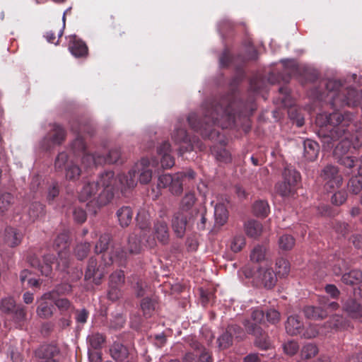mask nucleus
<instances>
[{"label": "nucleus", "instance_id": "obj_1", "mask_svg": "<svg viewBox=\"0 0 362 362\" xmlns=\"http://www.w3.org/2000/svg\"><path fill=\"white\" fill-rule=\"evenodd\" d=\"M202 109L203 118L192 112L187 117V122L194 132L204 139L211 140L219 134L215 126L231 128L235 125L236 117L247 116L249 110L247 105L238 98L235 90L220 98L205 101Z\"/></svg>", "mask_w": 362, "mask_h": 362}, {"label": "nucleus", "instance_id": "obj_2", "mask_svg": "<svg viewBox=\"0 0 362 362\" xmlns=\"http://www.w3.org/2000/svg\"><path fill=\"white\" fill-rule=\"evenodd\" d=\"M316 122L321 127L320 134L322 135L325 148L330 149L334 146L333 142L340 140L334 149L333 156L339 164L353 168L355 160L349 153L351 148H358L359 144L358 136L351 132L353 127L350 122L340 112H334L317 115Z\"/></svg>", "mask_w": 362, "mask_h": 362}, {"label": "nucleus", "instance_id": "obj_3", "mask_svg": "<svg viewBox=\"0 0 362 362\" xmlns=\"http://www.w3.org/2000/svg\"><path fill=\"white\" fill-rule=\"evenodd\" d=\"M118 189L114 172L105 171L100 175L98 181L86 183L78 198L83 202L88 201L86 204L88 211L96 214L102 206L111 202Z\"/></svg>", "mask_w": 362, "mask_h": 362}, {"label": "nucleus", "instance_id": "obj_4", "mask_svg": "<svg viewBox=\"0 0 362 362\" xmlns=\"http://www.w3.org/2000/svg\"><path fill=\"white\" fill-rule=\"evenodd\" d=\"M322 85L325 90L317 91L316 98L327 100L334 110L344 106L355 107L360 103L362 93L354 88H344L339 80L329 79L322 82Z\"/></svg>", "mask_w": 362, "mask_h": 362}, {"label": "nucleus", "instance_id": "obj_5", "mask_svg": "<svg viewBox=\"0 0 362 362\" xmlns=\"http://www.w3.org/2000/svg\"><path fill=\"white\" fill-rule=\"evenodd\" d=\"M148 158H141L139 163L130 170L127 174H119L118 182L122 193L128 189H132L136 185L137 178L141 184H148L152 178V170L149 168Z\"/></svg>", "mask_w": 362, "mask_h": 362}, {"label": "nucleus", "instance_id": "obj_6", "mask_svg": "<svg viewBox=\"0 0 362 362\" xmlns=\"http://www.w3.org/2000/svg\"><path fill=\"white\" fill-rule=\"evenodd\" d=\"M196 173L192 169L185 172H179L173 175L170 174L161 175L158 177V187L159 189L168 188L170 192L175 196H179L183 191V185L186 181H191L195 178Z\"/></svg>", "mask_w": 362, "mask_h": 362}, {"label": "nucleus", "instance_id": "obj_7", "mask_svg": "<svg viewBox=\"0 0 362 362\" xmlns=\"http://www.w3.org/2000/svg\"><path fill=\"white\" fill-rule=\"evenodd\" d=\"M300 180V173L292 166H286L282 172V181L276 185V192L284 197H293Z\"/></svg>", "mask_w": 362, "mask_h": 362}, {"label": "nucleus", "instance_id": "obj_8", "mask_svg": "<svg viewBox=\"0 0 362 362\" xmlns=\"http://www.w3.org/2000/svg\"><path fill=\"white\" fill-rule=\"evenodd\" d=\"M173 140L177 144L180 145L178 149L179 154L182 156L185 153L192 151H204L206 148L205 145L198 138L190 139L185 128L176 127L173 135Z\"/></svg>", "mask_w": 362, "mask_h": 362}, {"label": "nucleus", "instance_id": "obj_9", "mask_svg": "<svg viewBox=\"0 0 362 362\" xmlns=\"http://www.w3.org/2000/svg\"><path fill=\"white\" fill-rule=\"evenodd\" d=\"M54 248L58 252V259L55 258L57 268L65 270L69 264V237L66 231L59 233L54 242Z\"/></svg>", "mask_w": 362, "mask_h": 362}, {"label": "nucleus", "instance_id": "obj_10", "mask_svg": "<svg viewBox=\"0 0 362 362\" xmlns=\"http://www.w3.org/2000/svg\"><path fill=\"white\" fill-rule=\"evenodd\" d=\"M51 127L42 141V147L45 151H50L54 146L61 145L66 136V132L62 125L54 123Z\"/></svg>", "mask_w": 362, "mask_h": 362}, {"label": "nucleus", "instance_id": "obj_11", "mask_svg": "<svg viewBox=\"0 0 362 362\" xmlns=\"http://www.w3.org/2000/svg\"><path fill=\"white\" fill-rule=\"evenodd\" d=\"M244 326L248 334L255 337V345L261 349H269L272 344L267 334L259 325L252 323L248 320L244 321Z\"/></svg>", "mask_w": 362, "mask_h": 362}, {"label": "nucleus", "instance_id": "obj_12", "mask_svg": "<svg viewBox=\"0 0 362 362\" xmlns=\"http://www.w3.org/2000/svg\"><path fill=\"white\" fill-rule=\"evenodd\" d=\"M321 177L325 181V188L327 191L339 188L342 184V177L339 174L338 168L334 165L325 166L321 173Z\"/></svg>", "mask_w": 362, "mask_h": 362}, {"label": "nucleus", "instance_id": "obj_13", "mask_svg": "<svg viewBox=\"0 0 362 362\" xmlns=\"http://www.w3.org/2000/svg\"><path fill=\"white\" fill-rule=\"evenodd\" d=\"M28 262L31 267L37 268L41 274L49 276L52 272V264L56 262L54 255L47 254L43 256L42 264L35 254H30L27 257Z\"/></svg>", "mask_w": 362, "mask_h": 362}, {"label": "nucleus", "instance_id": "obj_14", "mask_svg": "<svg viewBox=\"0 0 362 362\" xmlns=\"http://www.w3.org/2000/svg\"><path fill=\"white\" fill-rule=\"evenodd\" d=\"M121 156L119 148H115L111 149L107 156H100L99 154L88 155L84 157L83 162H88V166H95L103 163H115Z\"/></svg>", "mask_w": 362, "mask_h": 362}, {"label": "nucleus", "instance_id": "obj_15", "mask_svg": "<svg viewBox=\"0 0 362 362\" xmlns=\"http://www.w3.org/2000/svg\"><path fill=\"white\" fill-rule=\"evenodd\" d=\"M124 273L122 270L113 272L109 279L108 298L112 300H116L120 295V288L124 284Z\"/></svg>", "mask_w": 362, "mask_h": 362}, {"label": "nucleus", "instance_id": "obj_16", "mask_svg": "<svg viewBox=\"0 0 362 362\" xmlns=\"http://www.w3.org/2000/svg\"><path fill=\"white\" fill-rule=\"evenodd\" d=\"M105 274V267L102 265L98 266L97 260L94 257H90L86 270L85 279L92 281L95 285H100Z\"/></svg>", "mask_w": 362, "mask_h": 362}, {"label": "nucleus", "instance_id": "obj_17", "mask_svg": "<svg viewBox=\"0 0 362 362\" xmlns=\"http://www.w3.org/2000/svg\"><path fill=\"white\" fill-rule=\"evenodd\" d=\"M277 276L272 268L260 267L257 272L256 278L265 288L270 289L276 285Z\"/></svg>", "mask_w": 362, "mask_h": 362}, {"label": "nucleus", "instance_id": "obj_18", "mask_svg": "<svg viewBox=\"0 0 362 362\" xmlns=\"http://www.w3.org/2000/svg\"><path fill=\"white\" fill-rule=\"evenodd\" d=\"M129 253L122 247L113 248L111 254L108 255L107 259L105 255H103V261L105 266H109L114 262L118 264L119 266H124L128 259Z\"/></svg>", "mask_w": 362, "mask_h": 362}, {"label": "nucleus", "instance_id": "obj_19", "mask_svg": "<svg viewBox=\"0 0 362 362\" xmlns=\"http://www.w3.org/2000/svg\"><path fill=\"white\" fill-rule=\"evenodd\" d=\"M111 357L116 362H124L132 358L129 348L120 342H114L110 348Z\"/></svg>", "mask_w": 362, "mask_h": 362}, {"label": "nucleus", "instance_id": "obj_20", "mask_svg": "<svg viewBox=\"0 0 362 362\" xmlns=\"http://www.w3.org/2000/svg\"><path fill=\"white\" fill-rule=\"evenodd\" d=\"M69 49L77 58L86 57L88 54V48L86 42L76 35L71 36Z\"/></svg>", "mask_w": 362, "mask_h": 362}, {"label": "nucleus", "instance_id": "obj_21", "mask_svg": "<svg viewBox=\"0 0 362 362\" xmlns=\"http://www.w3.org/2000/svg\"><path fill=\"white\" fill-rule=\"evenodd\" d=\"M170 144L168 141H164L157 148V153L160 157V164L163 168H170L175 165V160L170 156Z\"/></svg>", "mask_w": 362, "mask_h": 362}, {"label": "nucleus", "instance_id": "obj_22", "mask_svg": "<svg viewBox=\"0 0 362 362\" xmlns=\"http://www.w3.org/2000/svg\"><path fill=\"white\" fill-rule=\"evenodd\" d=\"M304 327L303 322L301 317L296 315L288 317L285 323L286 332L291 336H296L303 332Z\"/></svg>", "mask_w": 362, "mask_h": 362}, {"label": "nucleus", "instance_id": "obj_23", "mask_svg": "<svg viewBox=\"0 0 362 362\" xmlns=\"http://www.w3.org/2000/svg\"><path fill=\"white\" fill-rule=\"evenodd\" d=\"M187 223V216L183 212L177 211L172 219V227L177 237L182 238L185 233Z\"/></svg>", "mask_w": 362, "mask_h": 362}, {"label": "nucleus", "instance_id": "obj_24", "mask_svg": "<svg viewBox=\"0 0 362 362\" xmlns=\"http://www.w3.org/2000/svg\"><path fill=\"white\" fill-rule=\"evenodd\" d=\"M50 299H43L42 296L37 300V307L36 309L37 315L42 319H49L52 317L54 305L52 303L49 302Z\"/></svg>", "mask_w": 362, "mask_h": 362}, {"label": "nucleus", "instance_id": "obj_25", "mask_svg": "<svg viewBox=\"0 0 362 362\" xmlns=\"http://www.w3.org/2000/svg\"><path fill=\"white\" fill-rule=\"evenodd\" d=\"M71 147L73 153L76 156H82L81 163L85 168H90L92 167V166L87 165V164H88L87 161L86 163L83 162L84 157L88 155H91V154L88 153L87 152L86 143L84 141V139L81 136H79V135L77 136V137L71 143Z\"/></svg>", "mask_w": 362, "mask_h": 362}, {"label": "nucleus", "instance_id": "obj_26", "mask_svg": "<svg viewBox=\"0 0 362 362\" xmlns=\"http://www.w3.org/2000/svg\"><path fill=\"white\" fill-rule=\"evenodd\" d=\"M343 310L352 318L362 317V305L355 299L349 298L344 301Z\"/></svg>", "mask_w": 362, "mask_h": 362}, {"label": "nucleus", "instance_id": "obj_27", "mask_svg": "<svg viewBox=\"0 0 362 362\" xmlns=\"http://www.w3.org/2000/svg\"><path fill=\"white\" fill-rule=\"evenodd\" d=\"M158 305L157 299L155 297H144L141 300L140 309L142 311L143 316L146 318L151 317Z\"/></svg>", "mask_w": 362, "mask_h": 362}, {"label": "nucleus", "instance_id": "obj_28", "mask_svg": "<svg viewBox=\"0 0 362 362\" xmlns=\"http://www.w3.org/2000/svg\"><path fill=\"white\" fill-rule=\"evenodd\" d=\"M303 156L307 160L313 161L317 158L320 151V146L316 141L312 139L305 140L303 141Z\"/></svg>", "mask_w": 362, "mask_h": 362}, {"label": "nucleus", "instance_id": "obj_29", "mask_svg": "<svg viewBox=\"0 0 362 362\" xmlns=\"http://www.w3.org/2000/svg\"><path fill=\"white\" fill-rule=\"evenodd\" d=\"M71 291V285L67 283H63L57 285L52 291L45 293L42 295V298L55 300V298L69 294Z\"/></svg>", "mask_w": 362, "mask_h": 362}, {"label": "nucleus", "instance_id": "obj_30", "mask_svg": "<svg viewBox=\"0 0 362 362\" xmlns=\"http://www.w3.org/2000/svg\"><path fill=\"white\" fill-rule=\"evenodd\" d=\"M154 234L159 242L167 244L169 240V231L168 224L163 220L157 221L154 223Z\"/></svg>", "mask_w": 362, "mask_h": 362}, {"label": "nucleus", "instance_id": "obj_31", "mask_svg": "<svg viewBox=\"0 0 362 362\" xmlns=\"http://www.w3.org/2000/svg\"><path fill=\"white\" fill-rule=\"evenodd\" d=\"M58 354V348L52 344L41 345L35 351V355L37 358L44 359L45 361L51 358H54Z\"/></svg>", "mask_w": 362, "mask_h": 362}, {"label": "nucleus", "instance_id": "obj_32", "mask_svg": "<svg viewBox=\"0 0 362 362\" xmlns=\"http://www.w3.org/2000/svg\"><path fill=\"white\" fill-rule=\"evenodd\" d=\"M303 313L307 318L314 320H322L328 315V312L323 308L322 305L320 307L306 306L303 309Z\"/></svg>", "mask_w": 362, "mask_h": 362}, {"label": "nucleus", "instance_id": "obj_33", "mask_svg": "<svg viewBox=\"0 0 362 362\" xmlns=\"http://www.w3.org/2000/svg\"><path fill=\"white\" fill-rule=\"evenodd\" d=\"M319 349L314 343L305 344L300 353V359L298 362H308L307 361L314 358L317 355Z\"/></svg>", "mask_w": 362, "mask_h": 362}, {"label": "nucleus", "instance_id": "obj_34", "mask_svg": "<svg viewBox=\"0 0 362 362\" xmlns=\"http://www.w3.org/2000/svg\"><path fill=\"white\" fill-rule=\"evenodd\" d=\"M23 235L13 228H7L5 230L4 240L6 243L11 247H14L18 245L22 240Z\"/></svg>", "mask_w": 362, "mask_h": 362}, {"label": "nucleus", "instance_id": "obj_35", "mask_svg": "<svg viewBox=\"0 0 362 362\" xmlns=\"http://www.w3.org/2000/svg\"><path fill=\"white\" fill-rule=\"evenodd\" d=\"M117 216L119 225L122 228L127 227L132 222L133 217V211L129 206H122L117 211Z\"/></svg>", "mask_w": 362, "mask_h": 362}, {"label": "nucleus", "instance_id": "obj_36", "mask_svg": "<svg viewBox=\"0 0 362 362\" xmlns=\"http://www.w3.org/2000/svg\"><path fill=\"white\" fill-rule=\"evenodd\" d=\"M245 231L247 236L252 238H257L262 232V225L256 220H249L245 223Z\"/></svg>", "mask_w": 362, "mask_h": 362}, {"label": "nucleus", "instance_id": "obj_37", "mask_svg": "<svg viewBox=\"0 0 362 362\" xmlns=\"http://www.w3.org/2000/svg\"><path fill=\"white\" fill-rule=\"evenodd\" d=\"M152 216L145 209H141L136 216V221L137 226L142 230L149 229L151 223Z\"/></svg>", "mask_w": 362, "mask_h": 362}, {"label": "nucleus", "instance_id": "obj_38", "mask_svg": "<svg viewBox=\"0 0 362 362\" xmlns=\"http://www.w3.org/2000/svg\"><path fill=\"white\" fill-rule=\"evenodd\" d=\"M196 202L197 197L194 192H186L180 202L179 211L183 213L189 211L193 208Z\"/></svg>", "mask_w": 362, "mask_h": 362}, {"label": "nucleus", "instance_id": "obj_39", "mask_svg": "<svg viewBox=\"0 0 362 362\" xmlns=\"http://www.w3.org/2000/svg\"><path fill=\"white\" fill-rule=\"evenodd\" d=\"M105 341L106 336L99 332H93L87 337L89 348L91 349L101 350Z\"/></svg>", "mask_w": 362, "mask_h": 362}, {"label": "nucleus", "instance_id": "obj_40", "mask_svg": "<svg viewBox=\"0 0 362 362\" xmlns=\"http://www.w3.org/2000/svg\"><path fill=\"white\" fill-rule=\"evenodd\" d=\"M341 281L346 285H357L362 281V272L360 270H351V272L343 274Z\"/></svg>", "mask_w": 362, "mask_h": 362}, {"label": "nucleus", "instance_id": "obj_41", "mask_svg": "<svg viewBox=\"0 0 362 362\" xmlns=\"http://www.w3.org/2000/svg\"><path fill=\"white\" fill-rule=\"evenodd\" d=\"M214 216L216 223L220 226L224 225L228 217V210L222 203L216 204L214 206Z\"/></svg>", "mask_w": 362, "mask_h": 362}, {"label": "nucleus", "instance_id": "obj_42", "mask_svg": "<svg viewBox=\"0 0 362 362\" xmlns=\"http://www.w3.org/2000/svg\"><path fill=\"white\" fill-rule=\"evenodd\" d=\"M253 214L258 217L265 218L268 216L270 208L266 200L256 201L252 206Z\"/></svg>", "mask_w": 362, "mask_h": 362}, {"label": "nucleus", "instance_id": "obj_43", "mask_svg": "<svg viewBox=\"0 0 362 362\" xmlns=\"http://www.w3.org/2000/svg\"><path fill=\"white\" fill-rule=\"evenodd\" d=\"M127 247L129 255H137L141 252L142 249L141 240L136 234L129 235Z\"/></svg>", "mask_w": 362, "mask_h": 362}, {"label": "nucleus", "instance_id": "obj_44", "mask_svg": "<svg viewBox=\"0 0 362 362\" xmlns=\"http://www.w3.org/2000/svg\"><path fill=\"white\" fill-rule=\"evenodd\" d=\"M323 326H319L315 324H310L305 330H303L302 337L305 339H313L319 334H326L327 331H323Z\"/></svg>", "mask_w": 362, "mask_h": 362}, {"label": "nucleus", "instance_id": "obj_45", "mask_svg": "<svg viewBox=\"0 0 362 362\" xmlns=\"http://www.w3.org/2000/svg\"><path fill=\"white\" fill-rule=\"evenodd\" d=\"M51 300L54 302V305L58 308L62 315H66L69 314L74 309V305L67 298H55V300Z\"/></svg>", "mask_w": 362, "mask_h": 362}, {"label": "nucleus", "instance_id": "obj_46", "mask_svg": "<svg viewBox=\"0 0 362 362\" xmlns=\"http://www.w3.org/2000/svg\"><path fill=\"white\" fill-rule=\"evenodd\" d=\"M13 320L15 323L19 327H22L25 325L27 321V312L26 308L22 305H18L13 310Z\"/></svg>", "mask_w": 362, "mask_h": 362}, {"label": "nucleus", "instance_id": "obj_47", "mask_svg": "<svg viewBox=\"0 0 362 362\" xmlns=\"http://www.w3.org/2000/svg\"><path fill=\"white\" fill-rule=\"evenodd\" d=\"M191 346L199 356L198 362H212L210 353L200 343L194 341L191 344Z\"/></svg>", "mask_w": 362, "mask_h": 362}, {"label": "nucleus", "instance_id": "obj_48", "mask_svg": "<svg viewBox=\"0 0 362 362\" xmlns=\"http://www.w3.org/2000/svg\"><path fill=\"white\" fill-rule=\"evenodd\" d=\"M276 273L280 278L286 276L290 272L289 262L283 257L278 258L275 264Z\"/></svg>", "mask_w": 362, "mask_h": 362}, {"label": "nucleus", "instance_id": "obj_49", "mask_svg": "<svg viewBox=\"0 0 362 362\" xmlns=\"http://www.w3.org/2000/svg\"><path fill=\"white\" fill-rule=\"evenodd\" d=\"M112 240V236L109 233H104L100 235L98 242L95 246V252L103 253L108 248V246Z\"/></svg>", "mask_w": 362, "mask_h": 362}, {"label": "nucleus", "instance_id": "obj_50", "mask_svg": "<svg viewBox=\"0 0 362 362\" xmlns=\"http://www.w3.org/2000/svg\"><path fill=\"white\" fill-rule=\"evenodd\" d=\"M72 161H69L68 154L64 152H60L54 161V168L56 171L62 172L65 170L69 164H71Z\"/></svg>", "mask_w": 362, "mask_h": 362}, {"label": "nucleus", "instance_id": "obj_51", "mask_svg": "<svg viewBox=\"0 0 362 362\" xmlns=\"http://www.w3.org/2000/svg\"><path fill=\"white\" fill-rule=\"evenodd\" d=\"M28 214L30 218L35 221L45 214V206L40 202H33L30 206Z\"/></svg>", "mask_w": 362, "mask_h": 362}, {"label": "nucleus", "instance_id": "obj_52", "mask_svg": "<svg viewBox=\"0 0 362 362\" xmlns=\"http://www.w3.org/2000/svg\"><path fill=\"white\" fill-rule=\"evenodd\" d=\"M66 178L69 180L75 181L78 180L81 175V170L78 165L73 162L69 164L65 169Z\"/></svg>", "mask_w": 362, "mask_h": 362}, {"label": "nucleus", "instance_id": "obj_53", "mask_svg": "<svg viewBox=\"0 0 362 362\" xmlns=\"http://www.w3.org/2000/svg\"><path fill=\"white\" fill-rule=\"evenodd\" d=\"M349 192L358 194L362 190V176L361 175L352 177L347 185Z\"/></svg>", "mask_w": 362, "mask_h": 362}, {"label": "nucleus", "instance_id": "obj_54", "mask_svg": "<svg viewBox=\"0 0 362 362\" xmlns=\"http://www.w3.org/2000/svg\"><path fill=\"white\" fill-rule=\"evenodd\" d=\"M90 243L88 242L78 244L74 250L75 255L78 259H83L88 256L90 250Z\"/></svg>", "mask_w": 362, "mask_h": 362}, {"label": "nucleus", "instance_id": "obj_55", "mask_svg": "<svg viewBox=\"0 0 362 362\" xmlns=\"http://www.w3.org/2000/svg\"><path fill=\"white\" fill-rule=\"evenodd\" d=\"M279 245L283 250H290L295 245V239L291 235L284 234L280 236L279 239Z\"/></svg>", "mask_w": 362, "mask_h": 362}, {"label": "nucleus", "instance_id": "obj_56", "mask_svg": "<svg viewBox=\"0 0 362 362\" xmlns=\"http://www.w3.org/2000/svg\"><path fill=\"white\" fill-rule=\"evenodd\" d=\"M306 82H314L319 76L317 71L309 67H303L299 70Z\"/></svg>", "mask_w": 362, "mask_h": 362}, {"label": "nucleus", "instance_id": "obj_57", "mask_svg": "<svg viewBox=\"0 0 362 362\" xmlns=\"http://www.w3.org/2000/svg\"><path fill=\"white\" fill-rule=\"evenodd\" d=\"M344 318L341 315H332L329 320L323 325L324 328L339 329L343 326Z\"/></svg>", "mask_w": 362, "mask_h": 362}, {"label": "nucleus", "instance_id": "obj_58", "mask_svg": "<svg viewBox=\"0 0 362 362\" xmlns=\"http://www.w3.org/2000/svg\"><path fill=\"white\" fill-rule=\"evenodd\" d=\"M245 245V238L243 235H235L230 244V249L234 252H238L242 250V249Z\"/></svg>", "mask_w": 362, "mask_h": 362}, {"label": "nucleus", "instance_id": "obj_59", "mask_svg": "<svg viewBox=\"0 0 362 362\" xmlns=\"http://www.w3.org/2000/svg\"><path fill=\"white\" fill-rule=\"evenodd\" d=\"M16 302L13 298L8 297L3 298L0 303V310L6 313H9L13 311L16 308Z\"/></svg>", "mask_w": 362, "mask_h": 362}, {"label": "nucleus", "instance_id": "obj_60", "mask_svg": "<svg viewBox=\"0 0 362 362\" xmlns=\"http://www.w3.org/2000/svg\"><path fill=\"white\" fill-rule=\"evenodd\" d=\"M13 202V197L11 193L6 192L0 195V209L2 212L8 210Z\"/></svg>", "mask_w": 362, "mask_h": 362}, {"label": "nucleus", "instance_id": "obj_61", "mask_svg": "<svg viewBox=\"0 0 362 362\" xmlns=\"http://www.w3.org/2000/svg\"><path fill=\"white\" fill-rule=\"evenodd\" d=\"M214 151L216 153V157L218 160L226 163L230 162L231 155L227 149L221 147L217 150L214 148Z\"/></svg>", "mask_w": 362, "mask_h": 362}, {"label": "nucleus", "instance_id": "obj_62", "mask_svg": "<svg viewBox=\"0 0 362 362\" xmlns=\"http://www.w3.org/2000/svg\"><path fill=\"white\" fill-rule=\"evenodd\" d=\"M346 192L344 190H339L332 196L331 202L336 206H340L346 202Z\"/></svg>", "mask_w": 362, "mask_h": 362}, {"label": "nucleus", "instance_id": "obj_63", "mask_svg": "<svg viewBox=\"0 0 362 362\" xmlns=\"http://www.w3.org/2000/svg\"><path fill=\"white\" fill-rule=\"evenodd\" d=\"M232 339L231 334L226 331L218 339V346L222 349L228 348L232 344Z\"/></svg>", "mask_w": 362, "mask_h": 362}, {"label": "nucleus", "instance_id": "obj_64", "mask_svg": "<svg viewBox=\"0 0 362 362\" xmlns=\"http://www.w3.org/2000/svg\"><path fill=\"white\" fill-rule=\"evenodd\" d=\"M265 252L263 247L256 246L252 251L250 259L252 262H259L264 259Z\"/></svg>", "mask_w": 362, "mask_h": 362}]
</instances>
